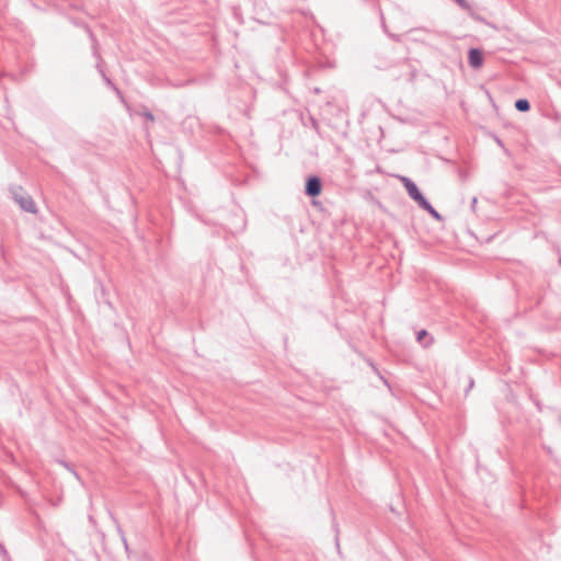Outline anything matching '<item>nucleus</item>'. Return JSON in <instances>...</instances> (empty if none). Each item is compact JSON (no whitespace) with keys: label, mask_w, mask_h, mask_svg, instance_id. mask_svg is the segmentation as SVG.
Returning <instances> with one entry per match:
<instances>
[{"label":"nucleus","mask_w":561,"mask_h":561,"mask_svg":"<svg viewBox=\"0 0 561 561\" xmlns=\"http://www.w3.org/2000/svg\"><path fill=\"white\" fill-rule=\"evenodd\" d=\"M401 181L409 196L421 207L427 199L424 197L417 185L409 178L401 176Z\"/></svg>","instance_id":"nucleus-1"},{"label":"nucleus","mask_w":561,"mask_h":561,"mask_svg":"<svg viewBox=\"0 0 561 561\" xmlns=\"http://www.w3.org/2000/svg\"><path fill=\"white\" fill-rule=\"evenodd\" d=\"M322 181L318 175H310L306 180L305 194L309 197H317L321 194Z\"/></svg>","instance_id":"nucleus-2"},{"label":"nucleus","mask_w":561,"mask_h":561,"mask_svg":"<svg viewBox=\"0 0 561 561\" xmlns=\"http://www.w3.org/2000/svg\"><path fill=\"white\" fill-rule=\"evenodd\" d=\"M13 198H14L15 203H18L24 211H27L31 214L36 213L35 203L30 195L13 192Z\"/></svg>","instance_id":"nucleus-3"},{"label":"nucleus","mask_w":561,"mask_h":561,"mask_svg":"<svg viewBox=\"0 0 561 561\" xmlns=\"http://www.w3.org/2000/svg\"><path fill=\"white\" fill-rule=\"evenodd\" d=\"M468 62L473 69H478L483 65V53L479 48H470L468 51Z\"/></svg>","instance_id":"nucleus-4"},{"label":"nucleus","mask_w":561,"mask_h":561,"mask_svg":"<svg viewBox=\"0 0 561 561\" xmlns=\"http://www.w3.org/2000/svg\"><path fill=\"white\" fill-rule=\"evenodd\" d=\"M420 208L427 211L435 220H443L442 215L431 205L428 201H426Z\"/></svg>","instance_id":"nucleus-5"},{"label":"nucleus","mask_w":561,"mask_h":561,"mask_svg":"<svg viewBox=\"0 0 561 561\" xmlns=\"http://www.w3.org/2000/svg\"><path fill=\"white\" fill-rule=\"evenodd\" d=\"M416 341L419 343L423 344L424 346H428L432 344L433 339L431 336H428V333L426 330H420L416 333Z\"/></svg>","instance_id":"nucleus-6"},{"label":"nucleus","mask_w":561,"mask_h":561,"mask_svg":"<svg viewBox=\"0 0 561 561\" xmlns=\"http://www.w3.org/2000/svg\"><path fill=\"white\" fill-rule=\"evenodd\" d=\"M515 108L518 112H528L530 110V103L527 99H518L515 101Z\"/></svg>","instance_id":"nucleus-7"},{"label":"nucleus","mask_w":561,"mask_h":561,"mask_svg":"<svg viewBox=\"0 0 561 561\" xmlns=\"http://www.w3.org/2000/svg\"><path fill=\"white\" fill-rule=\"evenodd\" d=\"M141 115H142L146 119H148V121H150V122H153V121H154V116H153V114H152L150 111H148V110H145L144 112H141Z\"/></svg>","instance_id":"nucleus-8"},{"label":"nucleus","mask_w":561,"mask_h":561,"mask_svg":"<svg viewBox=\"0 0 561 561\" xmlns=\"http://www.w3.org/2000/svg\"><path fill=\"white\" fill-rule=\"evenodd\" d=\"M462 9H468L469 4L466 0H455Z\"/></svg>","instance_id":"nucleus-9"},{"label":"nucleus","mask_w":561,"mask_h":561,"mask_svg":"<svg viewBox=\"0 0 561 561\" xmlns=\"http://www.w3.org/2000/svg\"><path fill=\"white\" fill-rule=\"evenodd\" d=\"M477 203H478V198H477V197H473V198H472V201H471V209H472L473 211L476 210Z\"/></svg>","instance_id":"nucleus-10"},{"label":"nucleus","mask_w":561,"mask_h":561,"mask_svg":"<svg viewBox=\"0 0 561 561\" xmlns=\"http://www.w3.org/2000/svg\"><path fill=\"white\" fill-rule=\"evenodd\" d=\"M380 16H381V25H382V28H383V31L387 33V26H386V23H385V19H383V14H382V12H380Z\"/></svg>","instance_id":"nucleus-11"},{"label":"nucleus","mask_w":561,"mask_h":561,"mask_svg":"<svg viewBox=\"0 0 561 561\" xmlns=\"http://www.w3.org/2000/svg\"><path fill=\"white\" fill-rule=\"evenodd\" d=\"M389 36H390L392 39L397 41V42H399V41H400V37H399L398 35L389 34Z\"/></svg>","instance_id":"nucleus-12"},{"label":"nucleus","mask_w":561,"mask_h":561,"mask_svg":"<svg viewBox=\"0 0 561 561\" xmlns=\"http://www.w3.org/2000/svg\"><path fill=\"white\" fill-rule=\"evenodd\" d=\"M123 545L125 546L126 550L128 549L127 540L124 536H122Z\"/></svg>","instance_id":"nucleus-13"},{"label":"nucleus","mask_w":561,"mask_h":561,"mask_svg":"<svg viewBox=\"0 0 561 561\" xmlns=\"http://www.w3.org/2000/svg\"><path fill=\"white\" fill-rule=\"evenodd\" d=\"M379 376H380V379L383 381V383L389 387L387 379H385L381 375H379Z\"/></svg>","instance_id":"nucleus-14"},{"label":"nucleus","mask_w":561,"mask_h":561,"mask_svg":"<svg viewBox=\"0 0 561 561\" xmlns=\"http://www.w3.org/2000/svg\"><path fill=\"white\" fill-rule=\"evenodd\" d=\"M472 387H473V379H470V382H469V388H468V390H469V389H471Z\"/></svg>","instance_id":"nucleus-15"},{"label":"nucleus","mask_w":561,"mask_h":561,"mask_svg":"<svg viewBox=\"0 0 561 561\" xmlns=\"http://www.w3.org/2000/svg\"><path fill=\"white\" fill-rule=\"evenodd\" d=\"M370 366L373 367V369H374L375 371H377V368H376V366H375L373 363H370Z\"/></svg>","instance_id":"nucleus-16"}]
</instances>
